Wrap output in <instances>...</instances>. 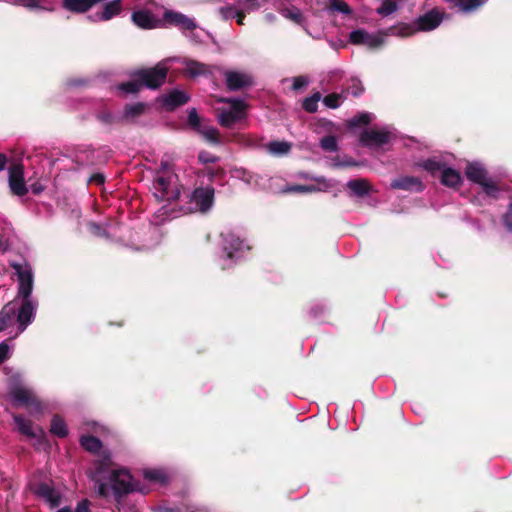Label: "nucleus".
Masks as SVG:
<instances>
[{"instance_id": "423d86ee", "label": "nucleus", "mask_w": 512, "mask_h": 512, "mask_svg": "<svg viewBox=\"0 0 512 512\" xmlns=\"http://www.w3.org/2000/svg\"><path fill=\"white\" fill-rule=\"evenodd\" d=\"M9 395L16 407H26L30 413H38L42 410L41 403L34 392L21 384L12 383L9 388Z\"/></svg>"}, {"instance_id": "ddd939ff", "label": "nucleus", "mask_w": 512, "mask_h": 512, "mask_svg": "<svg viewBox=\"0 0 512 512\" xmlns=\"http://www.w3.org/2000/svg\"><path fill=\"white\" fill-rule=\"evenodd\" d=\"M223 250L227 259H232L236 254L242 253L244 248L249 249L247 245L232 231L222 232Z\"/></svg>"}, {"instance_id": "4be33fe9", "label": "nucleus", "mask_w": 512, "mask_h": 512, "mask_svg": "<svg viewBox=\"0 0 512 512\" xmlns=\"http://www.w3.org/2000/svg\"><path fill=\"white\" fill-rule=\"evenodd\" d=\"M185 72L190 77L206 75L210 72L209 67L203 63L194 60H184Z\"/></svg>"}, {"instance_id": "5fc2aeb1", "label": "nucleus", "mask_w": 512, "mask_h": 512, "mask_svg": "<svg viewBox=\"0 0 512 512\" xmlns=\"http://www.w3.org/2000/svg\"><path fill=\"white\" fill-rule=\"evenodd\" d=\"M246 13L247 12L238 10L237 15H235V18H236L238 24H240V25L244 24V18H245Z\"/></svg>"}, {"instance_id": "c03bdc74", "label": "nucleus", "mask_w": 512, "mask_h": 512, "mask_svg": "<svg viewBox=\"0 0 512 512\" xmlns=\"http://www.w3.org/2000/svg\"><path fill=\"white\" fill-rule=\"evenodd\" d=\"M309 83V79L306 76H297L292 78V89L298 91L306 87Z\"/></svg>"}, {"instance_id": "a19ab883", "label": "nucleus", "mask_w": 512, "mask_h": 512, "mask_svg": "<svg viewBox=\"0 0 512 512\" xmlns=\"http://www.w3.org/2000/svg\"><path fill=\"white\" fill-rule=\"evenodd\" d=\"M321 147L329 152H334L337 150V141L333 136H326L320 142Z\"/></svg>"}, {"instance_id": "0eeeda50", "label": "nucleus", "mask_w": 512, "mask_h": 512, "mask_svg": "<svg viewBox=\"0 0 512 512\" xmlns=\"http://www.w3.org/2000/svg\"><path fill=\"white\" fill-rule=\"evenodd\" d=\"M228 106L221 109L218 115V121L221 126L230 128L235 123L241 121L246 116V106L242 100L229 99L223 100Z\"/></svg>"}, {"instance_id": "aec40b11", "label": "nucleus", "mask_w": 512, "mask_h": 512, "mask_svg": "<svg viewBox=\"0 0 512 512\" xmlns=\"http://www.w3.org/2000/svg\"><path fill=\"white\" fill-rule=\"evenodd\" d=\"M393 189L411 190V191H422L424 186L419 178L412 176H403L397 178L391 182Z\"/></svg>"}, {"instance_id": "0e129e2a", "label": "nucleus", "mask_w": 512, "mask_h": 512, "mask_svg": "<svg viewBox=\"0 0 512 512\" xmlns=\"http://www.w3.org/2000/svg\"><path fill=\"white\" fill-rule=\"evenodd\" d=\"M345 165H349V166H350V165H356V163H355V162H352V161H348V162H346V163H345Z\"/></svg>"}, {"instance_id": "7c9ffc66", "label": "nucleus", "mask_w": 512, "mask_h": 512, "mask_svg": "<svg viewBox=\"0 0 512 512\" xmlns=\"http://www.w3.org/2000/svg\"><path fill=\"white\" fill-rule=\"evenodd\" d=\"M80 443L85 450L93 453L98 452L102 447L101 441L93 436H82Z\"/></svg>"}, {"instance_id": "f257e3e1", "label": "nucleus", "mask_w": 512, "mask_h": 512, "mask_svg": "<svg viewBox=\"0 0 512 512\" xmlns=\"http://www.w3.org/2000/svg\"><path fill=\"white\" fill-rule=\"evenodd\" d=\"M18 277L17 296L12 302H15L17 313V322L19 331L23 332L27 326L32 323L37 309V302L31 298L33 290V273L28 265H13Z\"/></svg>"}, {"instance_id": "4d7b16f0", "label": "nucleus", "mask_w": 512, "mask_h": 512, "mask_svg": "<svg viewBox=\"0 0 512 512\" xmlns=\"http://www.w3.org/2000/svg\"><path fill=\"white\" fill-rule=\"evenodd\" d=\"M6 163L7 157L4 154L0 153V171H2L5 168Z\"/></svg>"}, {"instance_id": "f8f14e48", "label": "nucleus", "mask_w": 512, "mask_h": 512, "mask_svg": "<svg viewBox=\"0 0 512 512\" xmlns=\"http://www.w3.org/2000/svg\"><path fill=\"white\" fill-rule=\"evenodd\" d=\"M443 20V14H441L437 10H432L420 16L416 22L415 27L412 25H408L412 28V35L415 31H431L438 27Z\"/></svg>"}, {"instance_id": "603ef678", "label": "nucleus", "mask_w": 512, "mask_h": 512, "mask_svg": "<svg viewBox=\"0 0 512 512\" xmlns=\"http://www.w3.org/2000/svg\"><path fill=\"white\" fill-rule=\"evenodd\" d=\"M75 512H90L88 500H82L76 506Z\"/></svg>"}, {"instance_id": "2f4dec72", "label": "nucleus", "mask_w": 512, "mask_h": 512, "mask_svg": "<svg viewBox=\"0 0 512 512\" xmlns=\"http://www.w3.org/2000/svg\"><path fill=\"white\" fill-rule=\"evenodd\" d=\"M141 87H143L141 82L137 78H133L131 81L118 85L117 89L124 94H134L137 93Z\"/></svg>"}, {"instance_id": "9d476101", "label": "nucleus", "mask_w": 512, "mask_h": 512, "mask_svg": "<svg viewBox=\"0 0 512 512\" xmlns=\"http://www.w3.org/2000/svg\"><path fill=\"white\" fill-rule=\"evenodd\" d=\"M390 138L391 132L387 129H368L361 134L360 141L367 147L377 148L388 143Z\"/></svg>"}, {"instance_id": "3c124183", "label": "nucleus", "mask_w": 512, "mask_h": 512, "mask_svg": "<svg viewBox=\"0 0 512 512\" xmlns=\"http://www.w3.org/2000/svg\"><path fill=\"white\" fill-rule=\"evenodd\" d=\"M289 191L306 193V192H312V191H315V188H314V186H303V185H298V186L291 187V188L289 189Z\"/></svg>"}, {"instance_id": "ea45409f", "label": "nucleus", "mask_w": 512, "mask_h": 512, "mask_svg": "<svg viewBox=\"0 0 512 512\" xmlns=\"http://www.w3.org/2000/svg\"><path fill=\"white\" fill-rule=\"evenodd\" d=\"M238 7L237 5H227L219 8V13L223 17V19H233L235 15H237Z\"/></svg>"}, {"instance_id": "72a5a7b5", "label": "nucleus", "mask_w": 512, "mask_h": 512, "mask_svg": "<svg viewBox=\"0 0 512 512\" xmlns=\"http://www.w3.org/2000/svg\"><path fill=\"white\" fill-rule=\"evenodd\" d=\"M374 119V115L368 112L360 113L359 115L355 116L351 120H349L348 124L350 128L359 127L362 125L369 124Z\"/></svg>"}, {"instance_id": "864d4df0", "label": "nucleus", "mask_w": 512, "mask_h": 512, "mask_svg": "<svg viewBox=\"0 0 512 512\" xmlns=\"http://www.w3.org/2000/svg\"><path fill=\"white\" fill-rule=\"evenodd\" d=\"M90 230L93 234L97 235V236H103L104 235V232L102 231V228L100 227V225L96 224V223H91L90 224Z\"/></svg>"}, {"instance_id": "f03ea898", "label": "nucleus", "mask_w": 512, "mask_h": 512, "mask_svg": "<svg viewBox=\"0 0 512 512\" xmlns=\"http://www.w3.org/2000/svg\"><path fill=\"white\" fill-rule=\"evenodd\" d=\"M153 195L162 202L177 200L180 196L178 177L168 162H162L153 181Z\"/></svg>"}, {"instance_id": "a211bd4d", "label": "nucleus", "mask_w": 512, "mask_h": 512, "mask_svg": "<svg viewBox=\"0 0 512 512\" xmlns=\"http://www.w3.org/2000/svg\"><path fill=\"white\" fill-rule=\"evenodd\" d=\"M189 100V96L180 90H173L165 95H163L159 101L161 105L165 107L167 110H173L178 106H181L187 103Z\"/></svg>"}, {"instance_id": "e2e57ef3", "label": "nucleus", "mask_w": 512, "mask_h": 512, "mask_svg": "<svg viewBox=\"0 0 512 512\" xmlns=\"http://www.w3.org/2000/svg\"><path fill=\"white\" fill-rule=\"evenodd\" d=\"M361 92H362V89L354 90V91L352 92V94H353L354 96H358Z\"/></svg>"}, {"instance_id": "b1692460", "label": "nucleus", "mask_w": 512, "mask_h": 512, "mask_svg": "<svg viewBox=\"0 0 512 512\" xmlns=\"http://www.w3.org/2000/svg\"><path fill=\"white\" fill-rule=\"evenodd\" d=\"M441 182L448 187H456L461 183V175L452 168H444L441 172Z\"/></svg>"}, {"instance_id": "c85d7f7f", "label": "nucleus", "mask_w": 512, "mask_h": 512, "mask_svg": "<svg viewBox=\"0 0 512 512\" xmlns=\"http://www.w3.org/2000/svg\"><path fill=\"white\" fill-rule=\"evenodd\" d=\"M455 5L464 13H470L482 6L487 0H454Z\"/></svg>"}, {"instance_id": "cd10ccee", "label": "nucleus", "mask_w": 512, "mask_h": 512, "mask_svg": "<svg viewBox=\"0 0 512 512\" xmlns=\"http://www.w3.org/2000/svg\"><path fill=\"white\" fill-rule=\"evenodd\" d=\"M380 6L377 7L376 13L382 17H387L393 13H395L400 5L395 0H379Z\"/></svg>"}, {"instance_id": "f704fd0d", "label": "nucleus", "mask_w": 512, "mask_h": 512, "mask_svg": "<svg viewBox=\"0 0 512 512\" xmlns=\"http://www.w3.org/2000/svg\"><path fill=\"white\" fill-rule=\"evenodd\" d=\"M321 99L320 93H315L310 97H307L303 101V109L307 112L314 113L318 109V102Z\"/></svg>"}, {"instance_id": "052dcab7", "label": "nucleus", "mask_w": 512, "mask_h": 512, "mask_svg": "<svg viewBox=\"0 0 512 512\" xmlns=\"http://www.w3.org/2000/svg\"><path fill=\"white\" fill-rule=\"evenodd\" d=\"M266 20L269 21V22H272L275 20V15L269 13L265 16Z\"/></svg>"}, {"instance_id": "c9c22d12", "label": "nucleus", "mask_w": 512, "mask_h": 512, "mask_svg": "<svg viewBox=\"0 0 512 512\" xmlns=\"http://www.w3.org/2000/svg\"><path fill=\"white\" fill-rule=\"evenodd\" d=\"M330 10L339 12L344 15L351 14L352 10L349 5L343 0H329Z\"/></svg>"}, {"instance_id": "bb28decb", "label": "nucleus", "mask_w": 512, "mask_h": 512, "mask_svg": "<svg viewBox=\"0 0 512 512\" xmlns=\"http://www.w3.org/2000/svg\"><path fill=\"white\" fill-rule=\"evenodd\" d=\"M121 11V0H114L105 5L102 13L98 15L100 20H109Z\"/></svg>"}, {"instance_id": "dca6fc26", "label": "nucleus", "mask_w": 512, "mask_h": 512, "mask_svg": "<svg viewBox=\"0 0 512 512\" xmlns=\"http://www.w3.org/2000/svg\"><path fill=\"white\" fill-rule=\"evenodd\" d=\"M225 80L230 90H239L252 84V77L247 73L239 71L225 72Z\"/></svg>"}, {"instance_id": "2eb2a0df", "label": "nucleus", "mask_w": 512, "mask_h": 512, "mask_svg": "<svg viewBox=\"0 0 512 512\" xmlns=\"http://www.w3.org/2000/svg\"><path fill=\"white\" fill-rule=\"evenodd\" d=\"M132 20L140 28L153 29L160 27L162 20L147 10H138L132 14Z\"/></svg>"}, {"instance_id": "79ce46f5", "label": "nucleus", "mask_w": 512, "mask_h": 512, "mask_svg": "<svg viewBox=\"0 0 512 512\" xmlns=\"http://www.w3.org/2000/svg\"><path fill=\"white\" fill-rule=\"evenodd\" d=\"M422 167L432 174H434L437 171L442 172V170L445 168L440 162L431 159L425 161L422 164Z\"/></svg>"}, {"instance_id": "5701e85b", "label": "nucleus", "mask_w": 512, "mask_h": 512, "mask_svg": "<svg viewBox=\"0 0 512 512\" xmlns=\"http://www.w3.org/2000/svg\"><path fill=\"white\" fill-rule=\"evenodd\" d=\"M143 476L152 483L166 484L169 481L168 474L163 469L158 468L145 469Z\"/></svg>"}, {"instance_id": "412c9836", "label": "nucleus", "mask_w": 512, "mask_h": 512, "mask_svg": "<svg viewBox=\"0 0 512 512\" xmlns=\"http://www.w3.org/2000/svg\"><path fill=\"white\" fill-rule=\"evenodd\" d=\"M16 315L15 302H9L0 311V332L7 329Z\"/></svg>"}, {"instance_id": "9b49d317", "label": "nucleus", "mask_w": 512, "mask_h": 512, "mask_svg": "<svg viewBox=\"0 0 512 512\" xmlns=\"http://www.w3.org/2000/svg\"><path fill=\"white\" fill-rule=\"evenodd\" d=\"M190 201L199 211H208L214 203V189L212 187L196 188L190 197Z\"/></svg>"}, {"instance_id": "a878e982", "label": "nucleus", "mask_w": 512, "mask_h": 512, "mask_svg": "<svg viewBox=\"0 0 512 512\" xmlns=\"http://www.w3.org/2000/svg\"><path fill=\"white\" fill-rule=\"evenodd\" d=\"M347 187L359 197L365 196L369 193L370 186L365 179H354L347 182Z\"/></svg>"}, {"instance_id": "e433bc0d", "label": "nucleus", "mask_w": 512, "mask_h": 512, "mask_svg": "<svg viewBox=\"0 0 512 512\" xmlns=\"http://www.w3.org/2000/svg\"><path fill=\"white\" fill-rule=\"evenodd\" d=\"M281 14L283 17L295 22L296 24L301 25L303 21V16L301 11L298 8L291 9H283L281 10Z\"/></svg>"}, {"instance_id": "49530a36", "label": "nucleus", "mask_w": 512, "mask_h": 512, "mask_svg": "<svg viewBox=\"0 0 512 512\" xmlns=\"http://www.w3.org/2000/svg\"><path fill=\"white\" fill-rule=\"evenodd\" d=\"M11 350L12 347L8 345L7 341L0 343V364L10 357Z\"/></svg>"}, {"instance_id": "a18cd8bd", "label": "nucleus", "mask_w": 512, "mask_h": 512, "mask_svg": "<svg viewBox=\"0 0 512 512\" xmlns=\"http://www.w3.org/2000/svg\"><path fill=\"white\" fill-rule=\"evenodd\" d=\"M188 121H189V124L199 130L200 129V118L197 114V111L195 108H192L189 110V113H188Z\"/></svg>"}, {"instance_id": "680f3d73", "label": "nucleus", "mask_w": 512, "mask_h": 512, "mask_svg": "<svg viewBox=\"0 0 512 512\" xmlns=\"http://www.w3.org/2000/svg\"><path fill=\"white\" fill-rule=\"evenodd\" d=\"M57 512H72L69 507H63L61 509H58Z\"/></svg>"}, {"instance_id": "6e6552de", "label": "nucleus", "mask_w": 512, "mask_h": 512, "mask_svg": "<svg viewBox=\"0 0 512 512\" xmlns=\"http://www.w3.org/2000/svg\"><path fill=\"white\" fill-rule=\"evenodd\" d=\"M466 177L475 183L480 184L488 196L496 197L498 189L494 182L486 177V170L477 162L469 163L465 170Z\"/></svg>"}, {"instance_id": "f3484780", "label": "nucleus", "mask_w": 512, "mask_h": 512, "mask_svg": "<svg viewBox=\"0 0 512 512\" xmlns=\"http://www.w3.org/2000/svg\"><path fill=\"white\" fill-rule=\"evenodd\" d=\"M13 420L17 425L18 431L29 438L43 437L45 435L41 428H34L33 423L21 415L14 414Z\"/></svg>"}, {"instance_id": "393cba45", "label": "nucleus", "mask_w": 512, "mask_h": 512, "mask_svg": "<svg viewBox=\"0 0 512 512\" xmlns=\"http://www.w3.org/2000/svg\"><path fill=\"white\" fill-rule=\"evenodd\" d=\"M292 145L287 141H271L266 144L267 151L273 156H283L290 152Z\"/></svg>"}, {"instance_id": "4468645a", "label": "nucleus", "mask_w": 512, "mask_h": 512, "mask_svg": "<svg viewBox=\"0 0 512 512\" xmlns=\"http://www.w3.org/2000/svg\"><path fill=\"white\" fill-rule=\"evenodd\" d=\"M163 15L165 21L177 26L182 31H193L197 28L196 22L182 13L166 10Z\"/></svg>"}, {"instance_id": "09e8293b", "label": "nucleus", "mask_w": 512, "mask_h": 512, "mask_svg": "<svg viewBox=\"0 0 512 512\" xmlns=\"http://www.w3.org/2000/svg\"><path fill=\"white\" fill-rule=\"evenodd\" d=\"M16 3L26 8H39V0H16Z\"/></svg>"}, {"instance_id": "bf43d9fd", "label": "nucleus", "mask_w": 512, "mask_h": 512, "mask_svg": "<svg viewBox=\"0 0 512 512\" xmlns=\"http://www.w3.org/2000/svg\"><path fill=\"white\" fill-rule=\"evenodd\" d=\"M99 118L103 121V122H106V123H109L110 120H111V115L107 114V115H100Z\"/></svg>"}, {"instance_id": "6e6d98bb", "label": "nucleus", "mask_w": 512, "mask_h": 512, "mask_svg": "<svg viewBox=\"0 0 512 512\" xmlns=\"http://www.w3.org/2000/svg\"><path fill=\"white\" fill-rule=\"evenodd\" d=\"M90 182H95L97 184H103L104 183V176L101 174H96L90 178Z\"/></svg>"}, {"instance_id": "37998d69", "label": "nucleus", "mask_w": 512, "mask_h": 512, "mask_svg": "<svg viewBox=\"0 0 512 512\" xmlns=\"http://www.w3.org/2000/svg\"><path fill=\"white\" fill-rule=\"evenodd\" d=\"M323 103L329 107V108H332V109H335L337 107L340 106L341 104V96L338 95V94H330V95H327L324 99H323Z\"/></svg>"}, {"instance_id": "8fccbe9b", "label": "nucleus", "mask_w": 512, "mask_h": 512, "mask_svg": "<svg viewBox=\"0 0 512 512\" xmlns=\"http://www.w3.org/2000/svg\"><path fill=\"white\" fill-rule=\"evenodd\" d=\"M503 221L507 229L512 231V202L509 205L507 213L504 215Z\"/></svg>"}, {"instance_id": "6ab92c4d", "label": "nucleus", "mask_w": 512, "mask_h": 512, "mask_svg": "<svg viewBox=\"0 0 512 512\" xmlns=\"http://www.w3.org/2000/svg\"><path fill=\"white\" fill-rule=\"evenodd\" d=\"M34 493L48 503L52 508L57 507L60 504L61 496L50 485L43 483L40 484L34 491Z\"/></svg>"}, {"instance_id": "20e7f679", "label": "nucleus", "mask_w": 512, "mask_h": 512, "mask_svg": "<svg viewBox=\"0 0 512 512\" xmlns=\"http://www.w3.org/2000/svg\"><path fill=\"white\" fill-rule=\"evenodd\" d=\"M139 490L129 471L125 469L115 470L110 475V483L99 482L97 492L100 496H107L110 491L115 495L127 494Z\"/></svg>"}, {"instance_id": "473e14b6", "label": "nucleus", "mask_w": 512, "mask_h": 512, "mask_svg": "<svg viewBox=\"0 0 512 512\" xmlns=\"http://www.w3.org/2000/svg\"><path fill=\"white\" fill-rule=\"evenodd\" d=\"M146 105L143 103H135L125 107L123 117L127 120L133 119L144 113Z\"/></svg>"}, {"instance_id": "c756f323", "label": "nucleus", "mask_w": 512, "mask_h": 512, "mask_svg": "<svg viewBox=\"0 0 512 512\" xmlns=\"http://www.w3.org/2000/svg\"><path fill=\"white\" fill-rule=\"evenodd\" d=\"M50 432L58 437H65L68 429L64 420L59 416H54L51 421Z\"/></svg>"}, {"instance_id": "13d9d810", "label": "nucleus", "mask_w": 512, "mask_h": 512, "mask_svg": "<svg viewBox=\"0 0 512 512\" xmlns=\"http://www.w3.org/2000/svg\"><path fill=\"white\" fill-rule=\"evenodd\" d=\"M155 512H179V511L176 509H173V508L160 507Z\"/></svg>"}, {"instance_id": "4c0bfd02", "label": "nucleus", "mask_w": 512, "mask_h": 512, "mask_svg": "<svg viewBox=\"0 0 512 512\" xmlns=\"http://www.w3.org/2000/svg\"><path fill=\"white\" fill-rule=\"evenodd\" d=\"M238 10L250 13L260 7L259 0H237Z\"/></svg>"}, {"instance_id": "de8ad7c7", "label": "nucleus", "mask_w": 512, "mask_h": 512, "mask_svg": "<svg viewBox=\"0 0 512 512\" xmlns=\"http://www.w3.org/2000/svg\"><path fill=\"white\" fill-rule=\"evenodd\" d=\"M199 161L201 163H214L216 161H218V157H216L215 155L209 153V152H205V151H202L199 153Z\"/></svg>"}, {"instance_id": "7ed1b4c3", "label": "nucleus", "mask_w": 512, "mask_h": 512, "mask_svg": "<svg viewBox=\"0 0 512 512\" xmlns=\"http://www.w3.org/2000/svg\"><path fill=\"white\" fill-rule=\"evenodd\" d=\"M409 26L392 27L386 31L369 33L364 29L353 30L349 35V41L354 45H364L368 48H377L384 44L385 38L390 35L407 37L412 33Z\"/></svg>"}, {"instance_id": "39448f33", "label": "nucleus", "mask_w": 512, "mask_h": 512, "mask_svg": "<svg viewBox=\"0 0 512 512\" xmlns=\"http://www.w3.org/2000/svg\"><path fill=\"white\" fill-rule=\"evenodd\" d=\"M170 59L164 60L156 64L153 68L140 69L132 74L133 78H137L142 86L150 89H156L164 84L168 72L167 62Z\"/></svg>"}, {"instance_id": "1a4fd4ad", "label": "nucleus", "mask_w": 512, "mask_h": 512, "mask_svg": "<svg viewBox=\"0 0 512 512\" xmlns=\"http://www.w3.org/2000/svg\"><path fill=\"white\" fill-rule=\"evenodd\" d=\"M8 182L13 194L24 196L28 192L24 181V167L22 164H14L9 167Z\"/></svg>"}, {"instance_id": "58836bf2", "label": "nucleus", "mask_w": 512, "mask_h": 512, "mask_svg": "<svg viewBox=\"0 0 512 512\" xmlns=\"http://www.w3.org/2000/svg\"><path fill=\"white\" fill-rule=\"evenodd\" d=\"M199 132L203 135V137L214 144L219 143V131L214 127H205L203 129H199Z\"/></svg>"}]
</instances>
